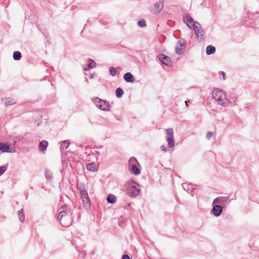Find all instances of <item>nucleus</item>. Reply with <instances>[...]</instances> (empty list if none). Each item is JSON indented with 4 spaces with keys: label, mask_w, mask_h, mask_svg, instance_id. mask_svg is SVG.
<instances>
[{
    "label": "nucleus",
    "mask_w": 259,
    "mask_h": 259,
    "mask_svg": "<svg viewBox=\"0 0 259 259\" xmlns=\"http://www.w3.org/2000/svg\"><path fill=\"white\" fill-rule=\"evenodd\" d=\"M212 97L219 104L224 107L227 106L228 102L224 92L220 90L215 89L212 93Z\"/></svg>",
    "instance_id": "obj_1"
},
{
    "label": "nucleus",
    "mask_w": 259,
    "mask_h": 259,
    "mask_svg": "<svg viewBox=\"0 0 259 259\" xmlns=\"http://www.w3.org/2000/svg\"><path fill=\"white\" fill-rule=\"evenodd\" d=\"M92 101L99 109L105 111H110L111 107L106 100L101 99L98 97H94L92 99Z\"/></svg>",
    "instance_id": "obj_2"
},
{
    "label": "nucleus",
    "mask_w": 259,
    "mask_h": 259,
    "mask_svg": "<svg viewBox=\"0 0 259 259\" xmlns=\"http://www.w3.org/2000/svg\"><path fill=\"white\" fill-rule=\"evenodd\" d=\"M78 189L80 192L83 204L85 207H90L91 205L90 199L84 184H79L78 186Z\"/></svg>",
    "instance_id": "obj_3"
},
{
    "label": "nucleus",
    "mask_w": 259,
    "mask_h": 259,
    "mask_svg": "<svg viewBox=\"0 0 259 259\" xmlns=\"http://www.w3.org/2000/svg\"><path fill=\"white\" fill-rule=\"evenodd\" d=\"M197 36V39L199 41L204 40V32L202 28L201 25L197 22H195V23H193V27L192 28Z\"/></svg>",
    "instance_id": "obj_4"
},
{
    "label": "nucleus",
    "mask_w": 259,
    "mask_h": 259,
    "mask_svg": "<svg viewBox=\"0 0 259 259\" xmlns=\"http://www.w3.org/2000/svg\"><path fill=\"white\" fill-rule=\"evenodd\" d=\"M136 185V183H133L128 188L127 193L130 197H136L139 195L140 189Z\"/></svg>",
    "instance_id": "obj_5"
},
{
    "label": "nucleus",
    "mask_w": 259,
    "mask_h": 259,
    "mask_svg": "<svg viewBox=\"0 0 259 259\" xmlns=\"http://www.w3.org/2000/svg\"><path fill=\"white\" fill-rule=\"evenodd\" d=\"M212 208L211 210V213L215 217H219L221 215L223 211V207L219 204H212Z\"/></svg>",
    "instance_id": "obj_6"
},
{
    "label": "nucleus",
    "mask_w": 259,
    "mask_h": 259,
    "mask_svg": "<svg viewBox=\"0 0 259 259\" xmlns=\"http://www.w3.org/2000/svg\"><path fill=\"white\" fill-rule=\"evenodd\" d=\"M229 199V197L228 196H220L215 198L213 203L216 204H219L220 205L222 206L223 207L226 206L228 200Z\"/></svg>",
    "instance_id": "obj_7"
},
{
    "label": "nucleus",
    "mask_w": 259,
    "mask_h": 259,
    "mask_svg": "<svg viewBox=\"0 0 259 259\" xmlns=\"http://www.w3.org/2000/svg\"><path fill=\"white\" fill-rule=\"evenodd\" d=\"M160 62L164 65L169 66L171 64V59L167 56L160 54L157 56Z\"/></svg>",
    "instance_id": "obj_8"
},
{
    "label": "nucleus",
    "mask_w": 259,
    "mask_h": 259,
    "mask_svg": "<svg viewBox=\"0 0 259 259\" xmlns=\"http://www.w3.org/2000/svg\"><path fill=\"white\" fill-rule=\"evenodd\" d=\"M0 151L2 152L11 153L15 152V149L11 148L9 145L4 143H0Z\"/></svg>",
    "instance_id": "obj_9"
},
{
    "label": "nucleus",
    "mask_w": 259,
    "mask_h": 259,
    "mask_svg": "<svg viewBox=\"0 0 259 259\" xmlns=\"http://www.w3.org/2000/svg\"><path fill=\"white\" fill-rule=\"evenodd\" d=\"M184 22L190 28L193 27V23H195L196 21H194L193 18L189 14L185 15L183 17Z\"/></svg>",
    "instance_id": "obj_10"
},
{
    "label": "nucleus",
    "mask_w": 259,
    "mask_h": 259,
    "mask_svg": "<svg viewBox=\"0 0 259 259\" xmlns=\"http://www.w3.org/2000/svg\"><path fill=\"white\" fill-rule=\"evenodd\" d=\"M2 101L6 107L15 105L16 103L15 100L11 98H5L2 99Z\"/></svg>",
    "instance_id": "obj_11"
},
{
    "label": "nucleus",
    "mask_w": 259,
    "mask_h": 259,
    "mask_svg": "<svg viewBox=\"0 0 259 259\" xmlns=\"http://www.w3.org/2000/svg\"><path fill=\"white\" fill-rule=\"evenodd\" d=\"M123 78L126 82H133L135 79L134 75L131 72L125 73Z\"/></svg>",
    "instance_id": "obj_12"
},
{
    "label": "nucleus",
    "mask_w": 259,
    "mask_h": 259,
    "mask_svg": "<svg viewBox=\"0 0 259 259\" xmlns=\"http://www.w3.org/2000/svg\"><path fill=\"white\" fill-rule=\"evenodd\" d=\"M88 63L87 65V67L83 68L85 71H88L90 69L93 68L96 66V62L93 59L89 58L88 59Z\"/></svg>",
    "instance_id": "obj_13"
},
{
    "label": "nucleus",
    "mask_w": 259,
    "mask_h": 259,
    "mask_svg": "<svg viewBox=\"0 0 259 259\" xmlns=\"http://www.w3.org/2000/svg\"><path fill=\"white\" fill-rule=\"evenodd\" d=\"M128 169L131 173L134 174L135 175H138L141 172L140 169L137 167V165H133L132 166L129 167Z\"/></svg>",
    "instance_id": "obj_14"
},
{
    "label": "nucleus",
    "mask_w": 259,
    "mask_h": 259,
    "mask_svg": "<svg viewBox=\"0 0 259 259\" xmlns=\"http://www.w3.org/2000/svg\"><path fill=\"white\" fill-rule=\"evenodd\" d=\"M87 169L91 171H96L98 170L97 166L94 162L89 163L87 165Z\"/></svg>",
    "instance_id": "obj_15"
},
{
    "label": "nucleus",
    "mask_w": 259,
    "mask_h": 259,
    "mask_svg": "<svg viewBox=\"0 0 259 259\" xmlns=\"http://www.w3.org/2000/svg\"><path fill=\"white\" fill-rule=\"evenodd\" d=\"M48 142L47 141L42 140L39 143V149L40 151H44L46 150L48 146Z\"/></svg>",
    "instance_id": "obj_16"
},
{
    "label": "nucleus",
    "mask_w": 259,
    "mask_h": 259,
    "mask_svg": "<svg viewBox=\"0 0 259 259\" xmlns=\"http://www.w3.org/2000/svg\"><path fill=\"white\" fill-rule=\"evenodd\" d=\"M215 48L211 45L208 46L206 49V53L208 55H211L215 52Z\"/></svg>",
    "instance_id": "obj_17"
},
{
    "label": "nucleus",
    "mask_w": 259,
    "mask_h": 259,
    "mask_svg": "<svg viewBox=\"0 0 259 259\" xmlns=\"http://www.w3.org/2000/svg\"><path fill=\"white\" fill-rule=\"evenodd\" d=\"M106 200L108 203L113 204L116 202V198L114 195L110 194L107 196Z\"/></svg>",
    "instance_id": "obj_18"
},
{
    "label": "nucleus",
    "mask_w": 259,
    "mask_h": 259,
    "mask_svg": "<svg viewBox=\"0 0 259 259\" xmlns=\"http://www.w3.org/2000/svg\"><path fill=\"white\" fill-rule=\"evenodd\" d=\"M137 164H139L137 159L134 157H132L128 160V168Z\"/></svg>",
    "instance_id": "obj_19"
},
{
    "label": "nucleus",
    "mask_w": 259,
    "mask_h": 259,
    "mask_svg": "<svg viewBox=\"0 0 259 259\" xmlns=\"http://www.w3.org/2000/svg\"><path fill=\"white\" fill-rule=\"evenodd\" d=\"M22 55L20 52L15 51L13 53V58L14 60L19 61L21 59Z\"/></svg>",
    "instance_id": "obj_20"
},
{
    "label": "nucleus",
    "mask_w": 259,
    "mask_h": 259,
    "mask_svg": "<svg viewBox=\"0 0 259 259\" xmlns=\"http://www.w3.org/2000/svg\"><path fill=\"white\" fill-rule=\"evenodd\" d=\"M123 91L120 87L117 88L115 91L116 96L118 98H121L123 96Z\"/></svg>",
    "instance_id": "obj_21"
},
{
    "label": "nucleus",
    "mask_w": 259,
    "mask_h": 259,
    "mask_svg": "<svg viewBox=\"0 0 259 259\" xmlns=\"http://www.w3.org/2000/svg\"><path fill=\"white\" fill-rule=\"evenodd\" d=\"M166 140L169 148H172L174 147L175 141L174 139V137L171 136V137H167Z\"/></svg>",
    "instance_id": "obj_22"
},
{
    "label": "nucleus",
    "mask_w": 259,
    "mask_h": 259,
    "mask_svg": "<svg viewBox=\"0 0 259 259\" xmlns=\"http://www.w3.org/2000/svg\"><path fill=\"white\" fill-rule=\"evenodd\" d=\"M164 6L163 3L161 2H157L154 5L155 9L158 12H160Z\"/></svg>",
    "instance_id": "obj_23"
},
{
    "label": "nucleus",
    "mask_w": 259,
    "mask_h": 259,
    "mask_svg": "<svg viewBox=\"0 0 259 259\" xmlns=\"http://www.w3.org/2000/svg\"><path fill=\"white\" fill-rule=\"evenodd\" d=\"M18 215L19 219L21 222L24 221L25 216H24L23 209H21L18 211Z\"/></svg>",
    "instance_id": "obj_24"
},
{
    "label": "nucleus",
    "mask_w": 259,
    "mask_h": 259,
    "mask_svg": "<svg viewBox=\"0 0 259 259\" xmlns=\"http://www.w3.org/2000/svg\"><path fill=\"white\" fill-rule=\"evenodd\" d=\"M182 187L183 189L188 192L193 189V186L192 184H183Z\"/></svg>",
    "instance_id": "obj_25"
},
{
    "label": "nucleus",
    "mask_w": 259,
    "mask_h": 259,
    "mask_svg": "<svg viewBox=\"0 0 259 259\" xmlns=\"http://www.w3.org/2000/svg\"><path fill=\"white\" fill-rule=\"evenodd\" d=\"M61 148L67 149L70 144V142L69 140H64V141H61Z\"/></svg>",
    "instance_id": "obj_26"
},
{
    "label": "nucleus",
    "mask_w": 259,
    "mask_h": 259,
    "mask_svg": "<svg viewBox=\"0 0 259 259\" xmlns=\"http://www.w3.org/2000/svg\"><path fill=\"white\" fill-rule=\"evenodd\" d=\"M184 48H181V47H180L179 46H177L176 47V54H179V55H182L184 53Z\"/></svg>",
    "instance_id": "obj_27"
},
{
    "label": "nucleus",
    "mask_w": 259,
    "mask_h": 259,
    "mask_svg": "<svg viewBox=\"0 0 259 259\" xmlns=\"http://www.w3.org/2000/svg\"><path fill=\"white\" fill-rule=\"evenodd\" d=\"M185 39H181L177 42V46H179L181 48H184V50H185L186 47L185 46Z\"/></svg>",
    "instance_id": "obj_28"
},
{
    "label": "nucleus",
    "mask_w": 259,
    "mask_h": 259,
    "mask_svg": "<svg viewBox=\"0 0 259 259\" xmlns=\"http://www.w3.org/2000/svg\"><path fill=\"white\" fill-rule=\"evenodd\" d=\"M45 177L47 179H51L53 178L52 173L48 169L45 170Z\"/></svg>",
    "instance_id": "obj_29"
},
{
    "label": "nucleus",
    "mask_w": 259,
    "mask_h": 259,
    "mask_svg": "<svg viewBox=\"0 0 259 259\" xmlns=\"http://www.w3.org/2000/svg\"><path fill=\"white\" fill-rule=\"evenodd\" d=\"M138 25L141 27L146 26V23L145 20L144 19H141L138 22Z\"/></svg>",
    "instance_id": "obj_30"
},
{
    "label": "nucleus",
    "mask_w": 259,
    "mask_h": 259,
    "mask_svg": "<svg viewBox=\"0 0 259 259\" xmlns=\"http://www.w3.org/2000/svg\"><path fill=\"white\" fill-rule=\"evenodd\" d=\"M166 133L168 136L167 137H171V136L174 137L173 131L170 128L166 130Z\"/></svg>",
    "instance_id": "obj_31"
},
{
    "label": "nucleus",
    "mask_w": 259,
    "mask_h": 259,
    "mask_svg": "<svg viewBox=\"0 0 259 259\" xmlns=\"http://www.w3.org/2000/svg\"><path fill=\"white\" fill-rule=\"evenodd\" d=\"M110 74L111 76H114L116 74V71L115 68L113 67H110L109 68Z\"/></svg>",
    "instance_id": "obj_32"
},
{
    "label": "nucleus",
    "mask_w": 259,
    "mask_h": 259,
    "mask_svg": "<svg viewBox=\"0 0 259 259\" xmlns=\"http://www.w3.org/2000/svg\"><path fill=\"white\" fill-rule=\"evenodd\" d=\"M7 170V167L4 165L0 166V176L2 175Z\"/></svg>",
    "instance_id": "obj_33"
},
{
    "label": "nucleus",
    "mask_w": 259,
    "mask_h": 259,
    "mask_svg": "<svg viewBox=\"0 0 259 259\" xmlns=\"http://www.w3.org/2000/svg\"><path fill=\"white\" fill-rule=\"evenodd\" d=\"M86 255V253L84 251L82 250L79 252V256L81 258H84Z\"/></svg>",
    "instance_id": "obj_34"
},
{
    "label": "nucleus",
    "mask_w": 259,
    "mask_h": 259,
    "mask_svg": "<svg viewBox=\"0 0 259 259\" xmlns=\"http://www.w3.org/2000/svg\"><path fill=\"white\" fill-rule=\"evenodd\" d=\"M213 133L211 132H208L207 133L206 137L208 139H209L213 135Z\"/></svg>",
    "instance_id": "obj_35"
},
{
    "label": "nucleus",
    "mask_w": 259,
    "mask_h": 259,
    "mask_svg": "<svg viewBox=\"0 0 259 259\" xmlns=\"http://www.w3.org/2000/svg\"><path fill=\"white\" fill-rule=\"evenodd\" d=\"M160 148H161V150L162 151H163L164 152H166L167 151L166 147L164 145H162L160 147Z\"/></svg>",
    "instance_id": "obj_36"
},
{
    "label": "nucleus",
    "mask_w": 259,
    "mask_h": 259,
    "mask_svg": "<svg viewBox=\"0 0 259 259\" xmlns=\"http://www.w3.org/2000/svg\"><path fill=\"white\" fill-rule=\"evenodd\" d=\"M122 259H131L127 254H123L122 256Z\"/></svg>",
    "instance_id": "obj_37"
},
{
    "label": "nucleus",
    "mask_w": 259,
    "mask_h": 259,
    "mask_svg": "<svg viewBox=\"0 0 259 259\" xmlns=\"http://www.w3.org/2000/svg\"><path fill=\"white\" fill-rule=\"evenodd\" d=\"M59 213L61 214V215H62L63 218L67 214V212L65 211H62Z\"/></svg>",
    "instance_id": "obj_38"
},
{
    "label": "nucleus",
    "mask_w": 259,
    "mask_h": 259,
    "mask_svg": "<svg viewBox=\"0 0 259 259\" xmlns=\"http://www.w3.org/2000/svg\"><path fill=\"white\" fill-rule=\"evenodd\" d=\"M220 74H222L223 76L224 79H225L226 73L224 71H220Z\"/></svg>",
    "instance_id": "obj_39"
},
{
    "label": "nucleus",
    "mask_w": 259,
    "mask_h": 259,
    "mask_svg": "<svg viewBox=\"0 0 259 259\" xmlns=\"http://www.w3.org/2000/svg\"><path fill=\"white\" fill-rule=\"evenodd\" d=\"M189 102H190V100L186 101H185V105H186V107H187V108H188V107H189V104H188V103H189Z\"/></svg>",
    "instance_id": "obj_40"
},
{
    "label": "nucleus",
    "mask_w": 259,
    "mask_h": 259,
    "mask_svg": "<svg viewBox=\"0 0 259 259\" xmlns=\"http://www.w3.org/2000/svg\"><path fill=\"white\" fill-rule=\"evenodd\" d=\"M62 218H63L62 215H61V214L59 213L58 215V219L59 220L61 221L62 219Z\"/></svg>",
    "instance_id": "obj_41"
},
{
    "label": "nucleus",
    "mask_w": 259,
    "mask_h": 259,
    "mask_svg": "<svg viewBox=\"0 0 259 259\" xmlns=\"http://www.w3.org/2000/svg\"><path fill=\"white\" fill-rule=\"evenodd\" d=\"M94 74H91L90 76V78H93L94 77Z\"/></svg>",
    "instance_id": "obj_42"
},
{
    "label": "nucleus",
    "mask_w": 259,
    "mask_h": 259,
    "mask_svg": "<svg viewBox=\"0 0 259 259\" xmlns=\"http://www.w3.org/2000/svg\"><path fill=\"white\" fill-rule=\"evenodd\" d=\"M255 13H256V14H259V12H256Z\"/></svg>",
    "instance_id": "obj_43"
}]
</instances>
